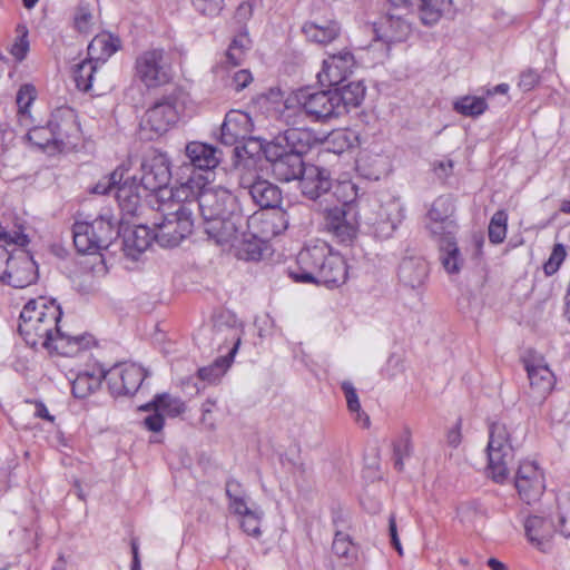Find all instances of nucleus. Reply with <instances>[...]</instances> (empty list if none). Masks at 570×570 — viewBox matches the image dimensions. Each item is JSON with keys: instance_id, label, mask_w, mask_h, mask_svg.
I'll list each match as a JSON object with an SVG mask.
<instances>
[{"instance_id": "1", "label": "nucleus", "mask_w": 570, "mask_h": 570, "mask_svg": "<svg viewBox=\"0 0 570 570\" xmlns=\"http://www.w3.org/2000/svg\"><path fill=\"white\" fill-rule=\"evenodd\" d=\"M60 305L53 298L30 299L20 313L18 331L31 347H42L65 356H73L94 344L88 334L70 335L61 330Z\"/></svg>"}, {"instance_id": "2", "label": "nucleus", "mask_w": 570, "mask_h": 570, "mask_svg": "<svg viewBox=\"0 0 570 570\" xmlns=\"http://www.w3.org/2000/svg\"><path fill=\"white\" fill-rule=\"evenodd\" d=\"M357 191L352 181L338 183L333 191L337 204L322 207L326 232L341 244H351L356 238L363 212L370 207Z\"/></svg>"}, {"instance_id": "3", "label": "nucleus", "mask_w": 570, "mask_h": 570, "mask_svg": "<svg viewBox=\"0 0 570 570\" xmlns=\"http://www.w3.org/2000/svg\"><path fill=\"white\" fill-rule=\"evenodd\" d=\"M167 193V199L157 203L154 236L161 247H175L193 233L195 216L191 207L195 204L186 202L187 187H176L175 191Z\"/></svg>"}, {"instance_id": "4", "label": "nucleus", "mask_w": 570, "mask_h": 570, "mask_svg": "<svg viewBox=\"0 0 570 570\" xmlns=\"http://www.w3.org/2000/svg\"><path fill=\"white\" fill-rule=\"evenodd\" d=\"M518 428L504 422H493L489 428L488 469L492 480L503 483L509 476V465L514 460L518 446Z\"/></svg>"}, {"instance_id": "5", "label": "nucleus", "mask_w": 570, "mask_h": 570, "mask_svg": "<svg viewBox=\"0 0 570 570\" xmlns=\"http://www.w3.org/2000/svg\"><path fill=\"white\" fill-rule=\"evenodd\" d=\"M195 180L190 178L178 187L188 188L186 202L196 204L191 207L193 216L198 210L203 224L238 212L235 196L226 188L203 185L198 190H195Z\"/></svg>"}, {"instance_id": "6", "label": "nucleus", "mask_w": 570, "mask_h": 570, "mask_svg": "<svg viewBox=\"0 0 570 570\" xmlns=\"http://www.w3.org/2000/svg\"><path fill=\"white\" fill-rule=\"evenodd\" d=\"M73 127V111L69 108H59L52 112L46 126L32 127L28 131L27 137L32 145L40 149H46L50 146H53L55 149H60Z\"/></svg>"}, {"instance_id": "7", "label": "nucleus", "mask_w": 570, "mask_h": 570, "mask_svg": "<svg viewBox=\"0 0 570 570\" xmlns=\"http://www.w3.org/2000/svg\"><path fill=\"white\" fill-rule=\"evenodd\" d=\"M140 185L153 193H156V202L166 200L168 193L175 191L167 188L171 179L170 160L168 156L158 150L148 153L140 165Z\"/></svg>"}, {"instance_id": "8", "label": "nucleus", "mask_w": 570, "mask_h": 570, "mask_svg": "<svg viewBox=\"0 0 570 570\" xmlns=\"http://www.w3.org/2000/svg\"><path fill=\"white\" fill-rule=\"evenodd\" d=\"M176 98L164 97L146 110L140 120V130L147 139L166 134L178 121Z\"/></svg>"}, {"instance_id": "9", "label": "nucleus", "mask_w": 570, "mask_h": 570, "mask_svg": "<svg viewBox=\"0 0 570 570\" xmlns=\"http://www.w3.org/2000/svg\"><path fill=\"white\" fill-rule=\"evenodd\" d=\"M264 155L272 165L274 176L281 181L301 179L306 169L303 156L298 153H289L281 142H268L264 147Z\"/></svg>"}, {"instance_id": "10", "label": "nucleus", "mask_w": 570, "mask_h": 570, "mask_svg": "<svg viewBox=\"0 0 570 570\" xmlns=\"http://www.w3.org/2000/svg\"><path fill=\"white\" fill-rule=\"evenodd\" d=\"M136 72L148 88L163 86L171 79V66L163 49H149L138 56Z\"/></svg>"}, {"instance_id": "11", "label": "nucleus", "mask_w": 570, "mask_h": 570, "mask_svg": "<svg viewBox=\"0 0 570 570\" xmlns=\"http://www.w3.org/2000/svg\"><path fill=\"white\" fill-rule=\"evenodd\" d=\"M332 252V247L324 240L307 244L298 253L297 268L289 271L291 277L296 282L313 283Z\"/></svg>"}, {"instance_id": "12", "label": "nucleus", "mask_w": 570, "mask_h": 570, "mask_svg": "<svg viewBox=\"0 0 570 570\" xmlns=\"http://www.w3.org/2000/svg\"><path fill=\"white\" fill-rule=\"evenodd\" d=\"M296 100L302 111L312 121L325 122L341 116L338 109H336V101L332 89L320 91L299 90L296 94Z\"/></svg>"}, {"instance_id": "13", "label": "nucleus", "mask_w": 570, "mask_h": 570, "mask_svg": "<svg viewBox=\"0 0 570 570\" xmlns=\"http://www.w3.org/2000/svg\"><path fill=\"white\" fill-rule=\"evenodd\" d=\"M204 232L215 245L222 250L229 252L242 230L247 227V219L239 213L226 217L212 219L203 224Z\"/></svg>"}, {"instance_id": "14", "label": "nucleus", "mask_w": 570, "mask_h": 570, "mask_svg": "<svg viewBox=\"0 0 570 570\" xmlns=\"http://www.w3.org/2000/svg\"><path fill=\"white\" fill-rule=\"evenodd\" d=\"M146 376L147 373L144 367L135 363L116 364L104 372V379L115 396L135 394Z\"/></svg>"}, {"instance_id": "15", "label": "nucleus", "mask_w": 570, "mask_h": 570, "mask_svg": "<svg viewBox=\"0 0 570 570\" xmlns=\"http://www.w3.org/2000/svg\"><path fill=\"white\" fill-rule=\"evenodd\" d=\"M239 187L246 191L253 203L262 209L276 208L282 202V191L275 184L262 178L253 170L239 176Z\"/></svg>"}, {"instance_id": "16", "label": "nucleus", "mask_w": 570, "mask_h": 570, "mask_svg": "<svg viewBox=\"0 0 570 570\" xmlns=\"http://www.w3.org/2000/svg\"><path fill=\"white\" fill-rule=\"evenodd\" d=\"M2 283L16 288L33 284L38 278V267L26 249H13L7 265Z\"/></svg>"}, {"instance_id": "17", "label": "nucleus", "mask_w": 570, "mask_h": 570, "mask_svg": "<svg viewBox=\"0 0 570 570\" xmlns=\"http://www.w3.org/2000/svg\"><path fill=\"white\" fill-rule=\"evenodd\" d=\"M332 185L330 171L312 164L306 166L305 173L299 179L302 194L312 200H320L321 207H323V202L327 205L331 197L335 198L331 193Z\"/></svg>"}, {"instance_id": "18", "label": "nucleus", "mask_w": 570, "mask_h": 570, "mask_svg": "<svg viewBox=\"0 0 570 570\" xmlns=\"http://www.w3.org/2000/svg\"><path fill=\"white\" fill-rule=\"evenodd\" d=\"M514 484L520 498L528 504L538 501L546 489L543 473L533 461L520 463Z\"/></svg>"}, {"instance_id": "19", "label": "nucleus", "mask_w": 570, "mask_h": 570, "mask_svg": "<svg viewBox=\"0 0 570 570\" xmlns=\"http://www.w3.org/2000/svg\"><path fill=\"white\" fill-rule=\"evenodd\" d=\"M355 65V58L347 49L330 55L323 60L322 70L317 73L318 81L323 86H340L347 80Z\"/></svg>"}, {"instance_id": "20", "label": "nucleus", "mask_w": 570, "mask_h": 570, "mask_svg": "<svg viewBox=\"0 0 570 570\" xmlns=\"http://www.w3.org/2000/svg\"><path fill=\"white\" fill-rule=\"evenodd\" d=\"M525 535L538 550L547 553L553 548V539L558 528L552 518L532 514L524 521Z\"/></svg>"}, {"instance_id": "21", "label": "nucleus", "mask_w": 570, "mask_h": 570, "mask_svg": "<svg viewBox=\"0 0 570 570\" xmlns=\"http://www.w3.org/2000/svg\"><path fill=\"white\" fill-rule=\"evenodd\" d=\"M367 209L368 207L363 212V223L372 227L375 236L380 238H389L402 219L400 206L394 202L380 205L375 216Z\"/></svg>"}, {"instance_id": "22", "label": "nucleus", "mask_w": 570, "mask_h": 570, "mask_svg": "<svg viewBox=\"0 0 570 570\" xmlns=\"http://www.w3.org/2000/svg\"><path fill=\"white\" fill-rule=\"evenodd\" d=\"M253 131L252 118L247 112L230 110L220 126V141L226 146L242 142Z\"/></svg>"}, {"instance_id": "23", "label": "nucleus", "mask_w": 570, "mask_h": 570, "mask_svg": "<svg viewBox=\"0 0 570 570\" xmlns=\"http://www.w3.org/2000/svg\"><path fill=\"white\" fill-rule=\"evenodd\" d=\"M341 31V23L334 18H314L302 26L306 40L321 46L335 41Z\"/></svg>"}, {"instance_id": "24", "label": "nucleus", "mask_w": 570, "mask_h": 570, "mask_svg": "<svg viewBox=\"0 0 570 570\" xmlns=\"http://www.w3.org/2000/svg\"><path fill=\"white\" fill-rule=\"evenodd\" d=\"M90 226H80L86 233L90 232L95 235L96 254L102 249H107L115 239L120 235L118 220L110 214L99 215L89 222Z\"/></svg>"}, {"instance_id": "25", "label": "nucleus", "mask_w": 570, "mask_h": 570, "mask_svg": "<svg viewBox=\"0 0 570 570\" xmlns=\"http://www.w3.org/2000/svg\"><path fill=\"white\" fill-rule=\"evenodd\" d=\"M394 9H416L424 26L431 27L439 22L450 0H390Z\"/></svg>"}, {"instance_id": "26", "label": "nucleus", "mask_w": 570, "mask_h": 570, "mask_svg": "<svg viewBox=\"0 0 570 570\" xmlns=\"http://www.w3.org/2000/svg\"><path fill=\"white\" fill-rule=\"evenodd\" d=\"M185 155L194 168L206 171L216 168L222 159L219 149L200 141L188 142L185 147Z\"/></svg>"}, {"instance_id": "27", "label": "nucleus", "mask_w": 570, "mask_h": 570, "mask_svg": "<svg viewBox=\"0 0 570 570\" xmlns=\"http://www.w3.org/2000/svg\"><path fill=\"white\" fill-rule=\"evenodd\" d=\"M530 387L537 397H546L553 389L554 375L541 361L524 360Z\"/></svg>"}, {"instance_id": "28", "label": "nucleus", "mask_w": 570, "mask_h": 570, "mask_svg": "<svg viewBox=\"0 0 570 570\" xmlns=\"http://www.w3.org/2000/svg\"><path fill=\"white\" fill-rule=\"evenodd\" d=\"M155 226L137 225L124 233V250L127 256L137 259L138 255L144 253L155 240Z\"/></svg>"}, {"instance_id": "29", "label": "nucleus", "mask_w": 570, "mask_h": 570, "mask_svg": "<svg viewBox=\"0 0 570 570\" xmlns=\"http://www.w3.org/2000/svg\"><path fill=\"white\" fill-rule=\"evenodd\" d=\"M429 273L428 263L421 256H405L400 265L397 276L400 282L410 288H417L424 284Z\"/></svg>"}, {"instance_id": "30", "label": "nucleus", "mask_w": 570, "mask_h": 570, "mask_svg": "<svg viewBox=\"0 0 570 570\" xmlns=\"http://www.w3.org/2000/svg\"><path fill=\"white\" fill-rule=\"evenodd\" d=\"M346 279L347 265L345 259L341 254L332 252L313 283L332 288L343 285Z\"/></svg>"}, {"instance_id": "31", "label": "nucleus", "mask_w": 570, "mask_h": 570, "mask_svg": "<svg viewBox=\"0 0 570 570\" xmlns=\"http://www.w3.org/2000/svg\"><path fill=\"white\" fill-rule=\"evenodd\" d=\"M334 87L332 90L340 115L346 114L350 108L358 107L365 97V86L362 81H351Z\"/></svg>"}, {"instance_id": "32", "label": "nucleus", "mask_w": 570, "mask_h": 570, "mask_svg": "<svg viewBox=\"0 0 570 570\" xmlns=\"http://www.w3.org/2000/svg\"><path fill=\"white\" fill-rule=\"evenodd\" d=\"M263 249L264 242L255 234L248 233L246 232V228H244L230 252H234V255L238 259L258 261L262 257Z\"/></svg>"}, {"instance_id": "33", "label": "nucleus", "mask_w": 570, "mask_h": 570, "mask_svg": "<svg viewBox=\"0 0 570 570\" xmlns=\"http://www.w3.org/2000/svg\"><path fill=\"white\" fill-rule=\"evenodd\" d=\"M138 190L139 185L136 184L135 177L122 179L116 186L115 197L120 208L127 214H135L139 206L140 195Z\"/></svg>"}, {"instance_id": "34", "label": "nucleus", "mask_w": 570, "mask_h": 570, "mask_svg": "<svg viewBox=\"0 0 570 570\" xmlns=\"http://www.w3.org/2000/svg\"><path fill=\"white\" fill-rule=\"evenodd\" d=\"M144 411H158L163 415L175 417L185 412V403L168 393L157 394L154 400L140 407Z\"/></svg>"}, {"instance_id": "35", "label": "nucleus", "mask_w": 570, "mask_h": 570, "mask_svg": "<svg viewBox=\"0 0 570 570\" xmlns=\"http://www.w3.org/2000/svg\"><path fill=\"white\" fill-rule=\"evenodd\" d=\"M281 141L283 146H286L287 151L298 153L299 156H303L311 147V134L307 130L289 128L274 142Z\"/></svg>"}, {"instance_id": "36", "label": "nucleus", "mask_w": 570, "mask_h": 570, "mask_svg": "<svg viewBox=\"0 0 570 570\" xmlns=\"http://www.w3.org/2000/svg\"><path fill=\"white\" fill-rule=\"evenodd\" d=\"M240 340L238 338L234 347L226 356L218 357L212 365L198 370V377L202 381L214 383L216 382L226 370L230 366L232 360L237 352Z\"/></svg>"}, {"instance_id": "37", "label": "nucleus", "mask_w": 570, "mask_h": 570, "mask_svg": "<svg viewBox=\"0 0 570 570\" xmlns=\"http://www.w3.org/2000/svg\"><path fill=\"white\" fill-rule=\"evenodd\" d=\"M440 261L449 274H458L464 263L462 254L455 240L440 245Z\"/></svg>"}, {"instance_id": "38", "label": "nucleus", "mask_w": 570, "mask_h": 570, "mask_svg": "<svg viewBox=\"0 0 570 570\" xmlns=\"http://www.w3.org/2000/svg\"><path fill=\"white\" fill-rule=\"evenodd\" d=\"M396 9L393 8L392 11L387 13L386 24H387V41H404L409 35L411 33V23L405 20L401 14L395 12Z\"/></svg>"}, {"instance_id": "39", "label": "nucleus", "mask_w": 570, "mask_h": 570, "mask_svg": "<svg viewBox=\"0 0 570 570\" xmlns=\"http://www.w3.org/2000/svg\"><path fill=\"white\" fill-rule=\"evenodd\" d=\"M101 377H104V372L100 375H95L88 372L79 373L71 383V392L73 396L77 399H85L90 395L100 386Z\"/></svg>"}, {"instance_id": "40", "label": "nucleus", "mask_w": 570, "mask_h": 570, "mask_svg": "<svg viewBox=\"0 0 570 570\" xmlns=\"http://www.w3.org/2000/svg\"><path fill=\"white\" fill-rule=\"evenodd\" d=\"M249 48L250 39L247 33L237 35L228 46L225 55L226 61L234 67L242 65Z\"/></svg>"}, {"instance_id": "41", "label": "nucleus", "mask_w": 570, "mask_h": 570, "mask_svg": "<svg viewBox=\"0 0 570 570\" xmlns=\"http://www.w3.org/2000/svg\"><path fill=\"white\" fill-rule=\"evenodd\" d=\"M453 108L465 117H476L487 110L488 104L484 98L464 96L454 101Z\"/></svg>"}, {"instance_id": "42", "label": "nucleus", "mask_w": 570, "mask_h": 570, "mask_svg": "<svg viewBox=\"0 0 570 570\" xmlns=\"http://www.w3.org/2000/svg\"><path fill=\"white\" fill-rule=\"evenodd\" d=\"M80 226H90L89 222H76L72 226V238L76 249L81 254H96L95 235L86 233Z\"/></svg>"}, {"instance_id": "43", "label": "nucleus", "mask_w": 570, "mask_h": 570, "mask_svg": "<svg viewBox=\"0 0 570 570\" xmlns=\"http://www.w3.org/2000/svg\"><path fill=\"white\" fill-rule=\"evenodd\" d=\"M332 550L335 556L344 559L345 563H352L356 559V548L352 542L348 534L336 531L332 544Z\"/></svg>"}, {"instance_id": "44", "label": "nucleus", "mask_w": 570, "mask_h": 570, "mask_svg": "<svg viewBox=\"0 0 570 570\" xmlns=\"http://www.w3.org/2000/svg\"><path fill=\"white\" fill-rule=\"evenodd\" d=\"M342 390L345 394L347 407L350 412L355 414V421L362 424L363 428L370 426V417L366 413L361 410V403L358 396L356 394V390L354 389L351 382H343Z\"/></svg>"}, {"instance_id": "45", "label": "nucleus", "mask_w": 570, "mask_h": 570, "mask_svg": "<svg viewBox=\"0 0 570 570\" xmlns=\"http://www.w3.org/2000/svg\"><path fill=\"white\" fill-rule=\"evenodd\" d=\"M426 227L431 235L438 239L439 246L443 245L446 240H455L458 226L454 220H429Z\"/></svg>"}, {"instance_id": "46", "label": "nucleus", "mask_w": 570, "mask_h": 570, "mask_svg": "<svg viewBox=\"0 0 570 570\" xmlns=\"http://www.w3.org/2000/svg\"><path fill=\"white\" fill-rule=\"evenodd\" d=\"M355 141V134L346 129L334 130L328 135L326 139L328 149L335 154H342L345 150L352 148Z\"/></svg>"}, {"instance_id": "47", "label": "nucleus", "mask_w": 570, "mask_h": 570, "mask_svg": "<svg viewBox=\"0 0 570 570\" xmlns=\"http://www.w3.org/2000/svg\"><path fill=\"white\" fill-rule=\"evenodd\" d=\"M116 42H118V39L112 38L110 35L97 36L89 43L88 51L90 55L100 51V55L96 59L105 60L118 50L119 46Z\"/></svg>"}, {"instance_id": "48", "label": "nucleus", "mask_w": 570, "mask_h": 570, "mask_svg": "<svg viewBox=\"0 0 570 570\" xmlns=\"http://www.w3.org/2000/svg\"><path fill=\"white\" fill-rule=\"evenodd\" d=\"M454 212V206L449 196H440L438 197L429 213H428V219L429 220H453L451 218L452 214Z\"/></svg>"}, {"instance_id": "49", "label": "nucleus", "mask_w": 570, "mask_h": 570, "mask_svg": "<svg viewBox=\"0 0 570 570\" xmlns=\"http://www.w3.org/2000/svg\"><path fill=\"white\" fill-rule=\"evenodd\" d=\"M508 215L504 210H498L493 214L489 224V239L493 244H500L507 236Z\"/></svg>"}, {"instance_id": "50", "label": "nucleus", "mask_w": 570, "mask_h": 570, "mask_svg": "<svg viewBox=\"0 0 570 570\" xmlns=\"http://www.w3.org/2000/svg\"><path fill=\"white\" fill-rule=\"evenodd\" d=\"M97 68L92 60L83 61L75 70V81L77 88L82 91H89L92 87L94 76Z\"/></svg>"}, {"instance_id": "51", "label": "nucleus", "mask_w": 570, "mask_h": 570, "mask_svg": "<svg viewBox=\"0 0 570 570\" xmlns=\"http://www.w3.org/2000/svg\"><path fill=\"white\" fill-rule=\"evenodd\" d=\"M412 452L411 439L407 433L403 434L393 446L394 468L402 471L404 468V459L409 458Z\"/></svg>"}, {"instance_id": "52", "label": "nucleus", "mask_w": 570, "mask_h": 570, "mask_svg": "<svg viewBox=\"0 0 570 570\" xmlns=\"http://www.w3.org/2000/svg\"><path fill=\"white\" fill-rule=\"evenodd\" d=\"M125 170L121 167L116 168L109 176L101 178L92 188L95 194L108 195L115 193L117 184L124 179Z\"/></svg>"}, {"instance_id": "53", "label": "nucleus", "mask_w": 570, "mask_h": 570, "mask_svg": "<svg viewBox=\"0 0 570 570\" xmlns=\"http://www.w3.org/2000/svg\"><path fill=\"white\" fill-rule=\"evenodd\" d=\"M36 99V88L32 85L26 83L20 87L17 92L16 102L18 112L21 117L28 115V109Z\"/></svg>"}, {"instance_id": "54", "label": "nucleus", "mask_w": 570, "mask_h": 570, "mask_svg": "<svg viewBox=\"0 0 570 570\" xmlns=\"http://www.w3.org/2000/svg\"><path fill=\"white\" fill-rule=\"evenodd\" d=\"M17 31L19 32V36L11 46L10 53L17 61H22L27 57L30 48L28 40V29L24 26H18Z\"/></svg>"}, {"instance_id": "55", "label": "nucleus", "mask_w": 570, "mask_h": 570, "mask_svg": "<svg viewBox=\"0 0 570 570\" xmlns=\"http://www.w3.org/2000/svg\"><path fill=\"white\" fill-rule=\"evenodd\" d=\"M567 252L562 244H556L552 248L549 259L543 265V271L547 276H551L558 272L561 264L566 259Z\"/></svg>"}, {"instance_id": "56", "label": "nucleus", "mask_w": 570, "mask_h": 570, "mask_svg": "<svg viewBox=\"0 0 570 570\" xmlns=\"http://www.w3.org/2000/svg\"><path fill=\"white\" fill-rule=\"evenodd\" d=\"M240 527L248 535L258 537L261 534V515L254 511L249 510L240 515Z\"/></svg>"}, {"instance_id": "57", "label": "nucleus", "mask_w": 570, "mask_h": 570, "mask_svg": "<svg viewBox=\"0 0 570 570\" xmlns=\"http://www.w3.org/2000/svg\"><path fill=\"white\" fill-rule=\"evenodd\" d=\"M196 11L204 16L216 17L223 9V0H191Z\"/></svg>"}, {"instance_id": "58", "label": "nucleus", "mask_w": 570, "mask_h": 570, "mask_svg": "<svg viewBox=\"0 0 570 570\" xmlns=\"http://www.w3.org/2000/svg\"><path fill=\"white\" fill-rule=\"evenodd\" d=\"M0 239L4 240L8 245H17L18 249H23L29 243V238L26 234L19 230L7 232L0 226Z\"/></svg>"}, {"instance_id": "59", "label": "nucleus", "mask_w": 570, "mask_h": 570, "mask_svg": "<svg viewBox=\"0 0 570 570\" xmlns=\"http://www.w3.org/2000/svg\"><path fill=\"white\" fill-rule=\"evenodd\" d=\"M91 20H92L91 12L87 8L80 6L77 9V12H76V16H75V27H76V29L79 32H82V33L89 32L90 27H91Z\"/></svg>"}, {"instance_id": "60", "label": "nucleus", "mask_w": 570, "mask_h": 570, "mask_svg": "<svg viewBox=\"0 0 570 570\" xmlns=\"http://www.w3.org/2000/svg\"><path fill=\"white\" fill-rule=\"evenodd\" d=\"M539 75L535 70L528 69L521 72L518 86L523 91H530L539 82Z\"/></svg>"}, {"instance_id": "61", "label": "nucleus", "mask_w": 570, "mask_h": 570, "mask_svg": "<svg viewBox=\"0 0 570 570\" xmlns=\"http://www.w3.org/2000/svg\"><path fill=\"white\" fill-rule=\"evenodd\" d=\"M253 81V76L249 70L240 69L233 75L232 86L236 91L246 88Z\"/></svg>"}, {"instance_id": "62", "label": "nucleus", "mask_w": 570, "mask_h": 570, "mask_svg": "<svg viewBox=\"0 0 570 570\" xmlns=\"http://www.w3.org/2000/svg\"><path fill=\"white\" fill-rule=\"evenodd\" d=\"M266 223H271L273 225V229L271 230L272 235H277L287 227V222L285 220V213L283 212H274L267 214Z\"/></svg>"}, {"instance_id": "63", "label": "nucleus", "mask_w": 570, "mask_h": 570, "mask_svg": "<svg viewBox=\"0 0 570 570\" xmlns=\"http://www.w3.org/2000/svg\"><path fill=\"white\" fill-rule=\"evenodd\" d=\"M144 424L149 431L159 432L164 428V415L158 411H154L153 414L144 420Z\"/></svg>"}, {"instance_id": "64", "label": "nucleus", "mask_w": 570, "mask_h": 570, "mask_svg": "<svg viewBox=\"0 0 570 570\" xmlns=\"http://www.w3.org/2000/svg\"><path fill=\"white\" fill-rule=\"evenodd\" d=\"M215 406V402L212 400H207L202 405V423L213 430L215 428V422L212 419L213 407Z\"/></svg>"}]
</instances>
